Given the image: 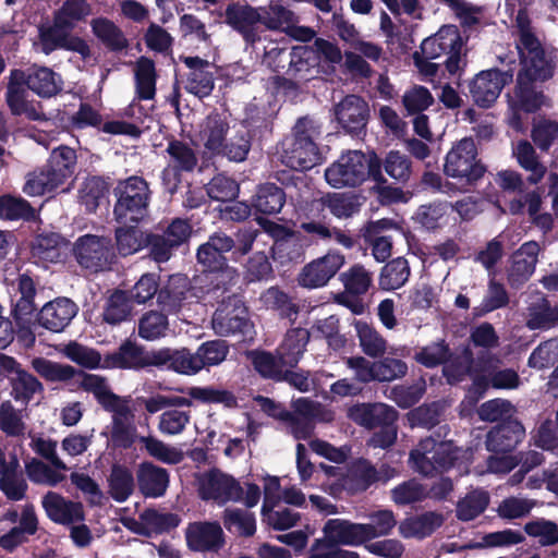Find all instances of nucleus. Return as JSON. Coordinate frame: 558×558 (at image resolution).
<instances>
[{
    "mask_svg": "<svg viewBox=\"0 0 558 558\" xmlns=\"http://www.w3.org/2000/svg\"><path fill=\"white\" fill-rule=\"evenodd\" d=\"M32 367L46 381L65 383L76 375L82 377L80 387L94 395L98 404L112 413L109 440L113 449L128 450L137 439L135 414L130 407L131 397H121L109 387L106 377L88 374L68 364H60L46 357L32 360Z\"/></svg>",
    "mask_w": 558,
    "mask_h": 558,
    "instance_id": "obj_1",
    "label": "nucleus"
},
{
    "mask_svg": "<svg viewBox=\"0 0 558 558\" xmlns=\"http://www.w3.org/2000/svg\"><path fill=\"white\" fill-rule=\"evenodd\" d=\"M531 0H506V7L514 16L517 27V49L521 69L517 76V95L521 105H537L543 101L538 86L554 75V56L536 37L530 26L526 12Z\"/></svg>",
    "mask_w": 558,
    "mask_h": 558,
    "instance_id": "obj_2",
    "label": "nucleus"
},
{
    "mask_svg": "<svg viewBox=\"0 0 558 558\" xmlns=\"http://www.w3.org/2000/svg\"><path fill=\"white\" fill-rule=\"evenodd\" d=\"M258 235L252 227L241 228L232 235L211 233L196 250V260L209 281V292L229 293L239 281V271L229 262L239 263L247 255Z\"/></svg>",
    "mask_w": 558,
    "mask_h": 558,
    "instance_id": "obj_3",
    "label": "nucleus"
},
{
    "mask_svg": "<svg viewBox=\"0 0 558 558\" xmlns=\"http://www.w3.org/2000/svg\"><path fill=\"white\" fill-rule=\"evenodd\" d=\"M325 179L333 189L357 187L371 180L384 198L396 202L402 195V190L388 185V180L379 172L375 151L348 150L325 170Z\"/></svg>",
    "mask_w": 558,
    "mask_h": 558,
    "instance_id": "obj_4",
    "label": "nucleus"
},
{
    "mask_svg": "<svg viewBox=\"0 0 558 558\" xmlns=\"http://www.w3.org/2000/svg\"><path fill=\"white\" fill-rule=\"evenodd\" d=\"M76 163L75 149L65 145L53 148L47 162L27 174L23 192L28 196L53 192L74 174Z\"/></svg>",
    "mask_w": 558,
    "mask_h": 558,
    "instance_id": "obj_5",
    "label": "nucleus"
},
{
    "mask_svg": "<svg viewBox=\"0 0 558 558\" xmlns=\"http://www.w3.org/2000/svg\"><path fill=\"white\" fill-rule=\"evenodd\" d=\"M319 134V126L308 117L299 118L293 135L282 142L281 162L294 171H306L315 167L319 159V148L314 136Z\"/></svg>",
    "mask_w": 558,
    "mask_h": 558,
    "instance_id": "obj_6",
    "label": "nucleus"
},
{
    "mask_svg": "<svg viewBox=\"0 0 558 558\" xmlns=\"http://www.w3.org/2000/svg\"><path fill=\"white\" fill-rule=\"evenodd\" d=\"M112 194L116 198L112 214L119 225L140 223L148 216L151 191L143 177L119 180Z\"/></svg>",
    "mask_w": 558,
    "mask_h": 558,
    "instance_id": "obj_7",
    "label": "nucleus"
},
{
    "mask_svg": "<svg viewBox=\"0 0 558 558\" xmlns=\"http://www.w3.org/2000/svg\"><path fill=\"white\" fill-rule=\"evenodd\" d=\"M461 458L462 450L452 440H437L432 436L421 439L410 452L412 468L429 477L451 470Z\"/></svg>",
    "mask_w": 558,
    "mask_h": 558,
    "instance_id": "obj_8",
    "label": "nucleus"
},
{
    "mask_svg": "<svg viewBox=\"0 0 558 558\" xmlns=\"http://www.w3.org/2000/svg\"><path fill=\"white\" fill-rule=\"evenodd\" d=\"M486 172L487 166L478 157V149L472 137L454 142L446 154L444 173L463 186H475Z\"/></svg>",
    "mask_w": 558,
    "mask_h": 558,
    "instance_id": "obj_9",
    "label": "nucleus"
},
{
    "mask_svg": "<svg viewBox=\"0 0 558 558\" xmlns=\"http://www.w3.org/2000/svg\"><path fill=\"white\" fill-rule=\"evenodd\" d=\"M73 253L78 265L92 272L111 269L117 262L112 239L106 235H81L74 242Z\"/></svg>",
    "mask_w": 558,
    "mask_h": 558,
    "instance_id": "obj_10",
    "label": "nucleus"
},
{
    "mask_svg": "<svg viewBox=\"0 0 558 558\" xmlns=\"http://www.w3.org/2000/svg\"><path fill=\"white\" fill-rule=\"evenodd\" d=\"M221 296V302L213 316V327L216 333L229 337L234 335L246 336L251 327L248 311L242 296L236 293H215Z\"/></svg>",
    "mask_w": 558,
    "mask_h": 558,
    "instance_id": "obj_11",
    "label": "nucleus"
},
{
    "mask_svg": "<svg viewBox=\"0 0 558 558\" xmlns=\"http://www.w3.org/2000/svg\"><path fill=\"white\" fill-rule=\"evenodd\" d=\"M463 40L453 25L442 26L436 34L421 44L423 54L430 59L446 57V66L450 73L459 69Z\"/></svg>",
    "mask_w": 558,
    "mask_h": 558,
    "instance_id": "obj_12",
    "label": "nucleus"
},
{
    "mask_svg": "<svg viewBox=\"0 0 558 558\" xmlns=\"http://www.w3.org/2000/svg\"><path fill=\"white\" fill-rule=\"evenodd\" d=\"M258 23L270 31H280L301 41H308L315 32L306 26L298 25V16L279 2L270 1L268 5L258 8Z\"/></svg>",
    "mask_w": 558,
    "mask_h": 558,
    "instance_id": "obj_13",
    "label": "nucleus"
},
{
    "mask_svg": "<svg viewBox=\"0 0 558 558\" xmlns=\"http://www.w3.org/2000/svg\"><path fill=\"white\" fill-rule=\"evenodd\" d=\"M162 360L158 350H146L131 340L121 343L117 351L104 357L102 368L144 369L157 367Z\"/></svg>",
    "mask_w": 558,
    "mask_h": 558,
    "instance_id": "obj_14",
    "label": "nucleus"
},
{
    "mask_svg": "<svg viewBox=\"0 0 558 558\" xmlns=\"http://www.w3.org/2000/svg\"><path fill=\"white\" fill-rule=\"evenodd\" d=\"M243 494L240 483L218 469L209 470L199 478L198 495L202 500H215L218 504L240 501Z\"/></svg>",
    "mask_w": 558,
    "mask_h": 558,
    "instance_id": "obj_15",
    "label": "nucleus"
},
{
    "mask_svg": "<svg viewBox=\"0 0 558 558\" xmlns=\"http://www.w3.org/2000/svg\"><path fill=\"white\" fill-rule=\"evenodd\" d=\"M343 264L344 256L340 252L329 251L302 268L298 276V283L307 289L322 288L335 277Z\"/></svg>",
    "mask_w": 558,
    "mask_h": 558,
    "instance_id": "obj_16",
    "label": "nucleus"
},
{
    "mask_svg": "<svg viewBox=\"0 0 558 558\" xmlns=\"http://www.w3.org/2000/svg\"><path fill=\"white\" fill-rule=\"evenodd\" d=\"M379 481L377 469L364 458L351 462L345 472H342L332 488L338 492H347L353 496L366 492L373 484Z\"/></svg>",
    "mask_w": 558,
    "mask_h": 558,
    "instance_id": "obj_17",
    "label": "nucleus"
},
{
    "mask_svg": "<svg viewBox=\"0 0 558 558\" xmlns=\"http://www.w3.org/2000/svg\"><path fill=\"white\" fill-rule=\"evenodd\" d=\"M525 437L519 420H505L492 427L486 435V449L493 453H511Z\"/></svg>",
    "mask_w": 558,
    "mask_h": 558,
    "instance_id": "obj_18",
    "label": "nucleus"
},
{
    "mask_svg": "<svg viewBox=\"0 0 558 558\" xmlns=\"http://www.w3.org/2000/svg\"><path fill=\"white\" fill-rule=\"evenodd\" d=\"M77 312L78 307L71 299L57 298L43 306L37 320L47 330L61 332L70 325Z\"/></svg>",
    "mask_w": 558,
    "mask_h": 558,
    "instance_id": "obj_19",
    "label": "nucleus"
},
{
    "mask_svg": "<svg viewBox=\"0 0 558 558\" xmlns=\"http://www.w3.org/2000/svg\"><path fill=\"white\" fill-rule=\"evenodd\" d=\"M185 538L193 551H218L225 545L223 531L218 522L191 523L186 529Z\"/></svg>",
    "mask_w": 558,
    "mask_h": 558,
    "instance_id": "obj_20",
    "label": "nucleus"
},
{
    "mask_svg": "<svg viewBox=\"0 0 558 558\" xmlns=\"http://www.w3.org/2000/svg\"><path fill=\"white\" fill-rule=\"evenodd\" d=\"M398 415L399 413L393 407L380 402L357 403L348 410V416L367 429H375L387 425V423H396Z\"/></svg>",
    "mask_w": 558,
    "mask_h": 558,
    "instance_id": "obj_21",
    "label": "nucleus"
},
{
    "mask_svg": "<svg viewBox=\"0 0 558 558\" xmlns=\"http://www.w3.org/2000/svg\"><path fill=\"white\" fill-rule=\"evenodd\" d=\"M191 289V280L186 275H170L165 282L160 283L157 304L162 312L169 314L178 313L183 306Z\"/></svg>",
    "mask_w": 558,
    "mask_h": 558,
    "instance_id": "obj_22",
    "label": "nucleus"
},
{
    "mask_svg": "<svg viewBox=\"0 0 558 558\" xmlns=\"http://www.w3.org/2000/svg\"><path fill=\"white\" fill-rule=\"evenodd\" d=\"M371 529L363 523H353L342 519H330L325 523L324 533L333 545L357 546L369 541Z\"/></svg>",
    "mask_w": 558,
    "mask_h": 558,
    "instance_id": "obj_23",
    "label": "nucleus"
},
{
    "mask_svg": "<svg viewBox=\"0 0 558 558\" xmlns=\"http://www.w3.org/2000/svg\"><path fill=\"white\" fill-rule=\"evenodd\" d=\"M169 472L153 462L143 461L136 470V484L140 493L145 498L162 497L169 486Z\"/></svg>",
    "mask_w": 558,
    "mask_h": 558,
    "instance_id": "obj_24",
    "label": "nucleus"
},
{
    "mask_svg": "<svg viewBox=\"0 0 558 558\" xmlns=\"http://www.w3.org/2000/svg\"><path fill=\"white\" fill-rule=\"evenodd\" d=\"M510 78L511 75L498 70L482 71L470 83L473 100L477 104L494 102Z\"/></svg>",
    "mask_w": 558,
    "mask_h": 558,
    "instance_id": "obj_25",
    "label": "nucleus"
},
{
    "mask_svg": "<svg viewBox=\"0 0 558 558\" xmlns=\"http://www.w3.org/2000/svg\"><path fill=\"white\" fill-rule=\"evenodd\" d=\"M180 60L189 68L186 89L202 99L208 96L214 87V65L198 57H181Z\"/></svg>",
    "mask_w": 558,
    "mask_h": 558,
    "instance_id": "obj_26",
    "label": "nucleus"
},
{
    "mask_svg": "<svg viewBox=\"0 0 558 558\" xmlns=\"http://www.w3.org/2000/svg\"><path fill=\"white\" fill-rule=\"evenodd\" d=\"M393 226L389 219H380L369 221L361 228V236L363 238V247H372V253L377 262H385L391 255L392 239L388 235H381V232Z\"/></svg>",
    "mask_w": 558,
    "mask_h": 558,
    "instance_id": "obj_27",
    "label": "nucleus"
},
{
    "mask_svg": "<svg viewBox=\"0 0 558 558\" xmlns=\"http://www.w3.org/2000/svg\"><path fill=\"white\" fill-rule=\"evenodd\" d=\"M43 507L48 518L61 524H69L84 520V510L81 502L65 500L54 492H48L43 498Z\"/></svg>",
    "mask_w": 558,
    "mask_h": 558,
    "instance_id": "obj_28",
    "label": "nucleus"
},
{
    "mask_svg": "<svg viewBox=\"0 0 558 558\" xmlns=\"http://www.w3.org/2000/svg\"><path fill=\"white\" fill-rule=\"evenodd\" d=\"M310 339L311 331L306 328L294 327L288 329L282 342L276 350L281 364H286L290 368L296 367L306 351Z\"/></svg>",
    "mask_w": 558,
    "mask_h": 558,
    "instance_id": "obj_29",
    "label": "nucleus"
},
{
    "mask_svg": "<svg viewBox=\"0 0 558 558\" xmlns=\"http://www.w3.org/2000/svg\"><path fill=\"white\" fill-rule=\"evenodd\" d=\"M109 178L101 175L87 177L78 190V201L86 213L94 214L101 205H109Z\"/></svg>",
    "mask_w": 558,
    "mask_h": 558,
    "instance_id": "obj_30",
    "label": "nucleus"
},
{
    "mask_svg": "<svg viewBox=\"0 0 558 558\" xmlns=\"http://www.w3.org/2000/svg\"><path fill=\"white\" fill-rule=\"evenodd\" d=\"M287 202L284 189L274 182L260 183L252 197V207L256 214L276 216Z\"/></svg>",
    "mask_w": 558,
    "mask_h": 558,
    "instance_id": "obj_31",
    "label": "nucleus"
},
{
    "mask_svg": "<svg viewBox=\"0 0 558 558\" xmlns=\"http://www.w3.org/2000/svg\"><path fill=\"white\" fill-rule=\"evenodd\" d=\"M158 354L163 360L158 363L157 367L159 368L166 366L168 369L185 375H194L204 368V363L201 362L196 352L193 353L186 348L180 350L161 348L158 350Z\"/></svg>",
    "mask_w": 558,
    "mask_h": 558,
    "instance_id": "obj_32",
    "label": "nucleus"
},
{
    "mask_svg": "<svg viewBox=\"0 0 558 558\" xmlns=\"http://www.w3.org/2000/svg\"><path fill=\"white\" fill-rule=\"evenodd\" d=\"M326 208L337 218H349L360 210V204L355 196L344 193L327 194L311 202V213L323 214Z\"/></svg>",
    "mask_w": 558,
    "mask_h": 558,
    "instance_id": "obj_33",
    "label": "nucleus"
},
{
    "mask_svg": "<svg viewBox=\"0 0 558 558\" xmlns=\"http://www.w3.org/2000/svg\"><path fill=\"white\" fill-rule=\"evenodd\" d=\"M108 493L117 502H125L137 486L133 472L125 464L113 463L107 478Z\"/></svg>",
    "mask_w": 558,
    "mask_h": 558,
    "instance_id": "obj_34",
    "label": "nucleus"
},
{
    "mask_svg": "<svg viewBox=\"0 0 558 558\" xmlns=\"http://www.w3.org/2000/svg\"><path fill=\"white\" fill-rule=\"evenodd\" d=\"M444 523L442 515L433 511L404 519L399 524V533L404 538H425L430 536Z\"/></svg>",
    "mask_w": 558,
    "mask_h": 558,
    "instance_id": "obj_35",
    "label": "nucleus"
},
{
    "mask_svg": "<svg viewBox=\"0 0 558 558\" xmlns=\"http://www.w3.org/2000/svg\"><path fill=\"white\" fill-rule=\"evenodd\" d=\"M512 154L519 166L530 172L526 183L534 185L543 180L547 168L539 160L534 146L529 141H519L515 147H513Z\"/></svg>",
    "mask_w": 558,
    "mask_h": 558,
    "instance_id": "obj_36",
    "label": "nucleus"
},
{
    "mask_svg": "<svg viewBox=\"0 0 558 558\" xmlns=\"http://www.w3.org/2000/svg\"><path fill=\"white\" fill-rule=\"evenodd\" d=\"M147 231L138 228V223L120 225L114 229V250L121 257L131 256L145 248Z\"/></svg>",
    "mask_w": 558,
    "mask_h": 558,
    "instance_id": "obj_37",
    "label": "nucleus"
},
{
    "mask_svg": "<svg viewBox=\"0 0 558 558\" xmlns=\"http://www.w3.org/2000/svg\"><path fill=\"white\" fill-rule=\"evenodd\" d=\"M509 303L510 295L505 284L493 277L488 280L482 302L472 308V316L475 319L482 318L494 311L507 307Z\"/></svg>",
    "mask_w": 558,
    "mask_h": 558,
    "instance_id": "obj_38",
    "label": "nucleus"
},
{
    "mask_svg": "<svg viewBox=\"0 0 558 558\" xmlns=\"http://www.w3.org/2000/svg\"><path fill=\"white\" fill-rule=\"evenodd\" d=\"M379 162V172L385 173L393 180L396 184L405 185L412 175V161L411 159L401 154L399 150H390L386 154L385 158L377 155Z\"/></svg>",
    "mask_w": 558,
    "mask_h": 558,
    "instance_id": "obj_39",
    "label": "nucleus"
},
{
    "mask_svg": "<svg viewBox=\"0 0 558 558\" xmlns=\"http://www.w3.org/2000/svg\"><path fill=\"white\" fill-rule=\"evenodd\" d=\"M37 218V210L27 199L12 194L0 195V219L7 221L23 220L34 222Z\"/></svg>",
    "mask_w": 558,
    "mask_h": 558,
    "instance_id": "obj_40",
    "label": "nucleus"
},
{
    "mask_svg": "<svg viewBox=\"0 0 558 558\" xmlns=\"http://www.w3.org/2000/svg\"><path fill=\"white\" fill-rule=\"evenodd\" d=\"M228 130L226 117L218 113L209 114L199 133L205 148L214 155L219 154V150L223 149Z\"/></svg>",
    "mask_w": 558,
    "mask_h": 558,
    "instance_id": "obj_41",
    "label": "nucleus"
},
{
    "mask_svg": "<svg viewBox=\"0 0 558 558\" xmlns=\"http://www.w3.org/2000/svg\"><path fill=\"white\" fill-rule=\"evenodd\" d=\"M312 335L315 339H324L328 348L335 352L343 350L348 343L345 335L340 332V319L337 315L317 319L312 326Z\"/></svg>",
    "mask_w": 558,
    "mask_h": 558,
    "instance_id": "obj_42",
    "label": "nucleus"
},
{
    "mask_svg": "<svg viewBox=\"0 0 558 558\" xmlns=\"http://www.w3.org/2000/svg\"><path fill=\"white\" fill-rule=\"evenodd\" d=\"M56 128L64 130H83L88 126L101 128L102 117L94 109V107H80L78 111L74 114H68L65 111L57 109Z\"/></svg>",
    "mask_w": 558,
    "mask_h": 558,
    "instance_id": "obj_43",
    "label": "nucleus"
},
{
    "mask_svg": "<svg viewBox=\"0 0 558 558\" xmlns=\"http://www.w3.org/2000/svg\"><path fill=\"white\" fill-rule=\"evenodd\" d=\"M17 290L21 294L12 308V315L16 322L26 320L37 310L35 296L37 289L35 281L28 274H22L17 279Z\"/></svg>",
    "mask_w": 558,
    "mask_h": 558,
    "instance_id": "obj_44",
    "label": "nucleus"
},
{
    "mask_svg": "<svg viewBox=\"0 0 558 558\" xmlns=\"http://www.w3.org/2000/svg\"><path fill=\"white\" fill-rule=\"evenodd\" d=\"M353 325L363 353L373 359L383 356L387 350L386 339L364 320L354 319Z\"/></svg>",
    "mask_w": 558,
    "mask_h": 558,
    "instance_id": "obj_45",
    "label": "nucleus"
},
{
    "mask_svg": "<svg viewBox=\"0 0 558 558\" xmlns=\"http://www.w3.org/2000/svg\"><path fill=\"white\" fill-rule=\"evenodd\" d=\"M223 526L233 534L252 537L256 532L254 513L241 508H227L222 512Z\"/></svg>",
    "mask_w": 558,
    "mask_h": 558,
    "instance_id": "obj_46",
    "label": "nucleus"
},
{
    "mask_svg": "<svg viewBox=\"0 0 558 558\" xmlns=\"http://www.w3.org/2000/svg\"><path fill=\"white\" fill-rule=\"evenodd\" d=\"M336 119L345 133L360 136L365 133L369 107H333Z\"/></svg>",
    "mask_w": 558,
    "mask_h": 558,
    "instance_id": "obj_47",
    "label": "nucleus"
},
{
    "mask_svg": "<svg viewBox=\"0 0 558 558\" xmlns=\"http://www.w3.org/2000/svg\"><path fill=\"white\" fill-rule=\"evenodd\" d=\"M410 277V266L404 257L388 262L380 270L379 288L385 291L397 290L405 284Z\"/></svg>",
    "mask_w": 558,
    "mask_h": 558,
    "instance_id": "obj_48",
    "label": "nucleus"
},
{
    "mask_svg": "<svg viewBox=\"0 0 558 558\" xmlns=\"http://www.w3.org/2000/svg\"><path fill=\"white\" fill-rule=\"evenodd\" d=\"M62 236L58 233H41L31 245L32 257L38 262L57 263L61 257Z\"/></svg>",
    "mask_w": 558,
    "mask_h": 558,
    "instance_id": "obj_49",
    "label": "nucleus"
},
{
    "mask_svg": "<svg viewBox=\"0 0 558 558\" xmlns=\"http://www.w3.org/2000/svg\"><path fill=\"white\" fill-rule=\"evenodd\" d=\"M489 501L487 492L472 490L457 502L456 517L463 522L474 520L487 509Z\"/></svg>",
    "mask_w": 558,
    "mask_h": 558,
    "instance_id": "obj_50",
    "label": "nucleus"
},
{
    "mask_svg": "<svg viewBox=\"0 0 558 558\" xmlns=\"http://www.w3.org/2000/svg\"><path fill=\"white\" fill-rule=\"evenodd\" d=\"M182 392L186 393L190 398L205 404H223L226 408H235L238 400L234 393L227 389H219L213 386L187 387Z\"/></svg>",
    "mask_w": 558,
    "mask_h": 558,
    "instance_id": "obj_51",
    "label": "nucleus"
},
{
    "mask_svg": "<svg viewBox=\"0 0 558 558\" xmlns=\"http://www.w3.org/2000/svg\"><path fill=\"white\" fill-rule=\"evenodd\" d=\"M140 519L142 524L148 530L147 532H143L140 530H135V532L149 535L150 532L156 534L168 533L171 530L175 529L181 519L178 514L171 512H159L156 509H146L140 514Z\"/></svg>",
    "mask_w": 558,
    "mask_h": 558,
    "instance_id": "obj_52",
    "label": "nucleus"
},
{
    "mask_svg": "<svg viewBox=\"0 0 558 558\" xmlns=\"http://www.w3.org/2000/svg\"><path fill=\"white\" fill-rule=\"evenodd\" d=\"M451 356L449 344L445 339H439L416 351L414 360L426 368H434L447 363Z\"/></svg>",
    "mask_w": 558,
    "mask_h": 558,
    "instance_id": "obj_53",
    "label": "nucleus"
},
{
    "mask_svg": "<svg viewBox=\"0 0 558 558\" xmlns=\"http://www.w3.org/2000/svg\"><path fill=\"white\" fill-rule=\"evenodd\" d=\"M166 151L172 161L171 167L179 172H193L197 166L198 159L195 151L183 141L171 138Z\"/></svg>",
    "mask_w": 558,
    "mask_h": 558,
    "instance_id": "obj_54",
    "label": "nucleus"
},
{
    "mask_svg": "<svg viewBox=\"0 0 558 558\" xmlns=\"http://www.w3.org/2000/svg\"><path fill=\"white\" fill-rule=\"evenodd\" d=\"M136 93L141 100H150L155 95V64L147 58H141L135 65Z\"/></svg>",
    "mask_w": 558,
    "mask_h": 558,
    "instance_id": "obj_55",
    "label": "nucleus"
},
{
    "mask_svg": "<svg viewBox=\"0 0 558 558\" xmlns=\"http://www.w3.org/2000/svg\"><path fill=\"white\" fill-rule=\"evenodd\" d=\"M130 299L126 291L116 290L107 300L102 312V320L109 325H117L128 319L131 313Z\"/></svg>",
    "mask_w": 558,
    "mask_h": 558,
    "instance_id": "obj_56",
    "label": "nucleus"
},
{
    "mask_svg": "<svg viewBox=\"0 0 558 558\" xmlns=\"http://www.w3.org/2000/svg\"><path fill=\"white\" fill-rule=\"evenodd\" d=\"M27 83L31 89L44 97L52 96L61 88L60 76L48 68L34 69Z\"/></svg>",
    "mask_w": 558,
    "mask_h": 558,
    "instance_id": "obj_57",
    "label": "nucleus"
},
{
    "mask_svg": "<svg viewBox=\"0 0 558 558\" xmlns=\"http://www.w3.org/2000/svg\"><path fill=\"white\" fill-rule=\"evenodd\" d=\"M325 213H311V203L308 204V213L305 218L300 221V230L307 234L316 242H328L332 240V228L326 220Z\"/></svg>",
    "mask_w": 558,
    "mask_h": 558,
    "instance_id": "obj_58",
    "label": "nucleus"
},
{
    "mask_svg": "<svg viewBox=\"0 0 558 558\" xmlns=\"http://www.w3.org/2000/svg\"><path fill=\"white\" fill-rule=\"evenodd\" d=\"M258 19V8L231 3L226 9V23L241 33H246Z\"/></svg>",
    "mask_w": 558,
    "mask_h": 558,
    "instance_id": "obj_59",
    "label": "nucleus"
},
{
    "mask_svg": "<svg viewBox=\"0 0 558 558\" xmlns=\"http://www.w3.org/2000/svg\"><path fill=\"white\" fill-rule=\"evenodd\" d=\"M265 299L267 305L278 312L281 318L288 319L291 325L295 323L300 306L293 302L288 293L279 288L272 287L267 290Z\"/></svg>",
    "mask_w": 558,
    "mask_h": 558,
    "instance_id": "obj_60",
    "label": "nucleus"
},
{
    "mask_svg": "<svg viewBox=\"0 0 558 558\" xmlns=\"http://www.w3.org/2000/svg\"><path fill=\"white\" fill-rule=\"evenodd\" d=\"M12 396L16 401L28 403L36 392H43V384L25 369H19L17 376L11 378Z\"/></svg>",
    "mask_w": 558,
    "mask_h": 558,
    "instance_id": "obj_61",
    "label": "nucleus"
},
{
    "mask_svg": "<svg viewBox=\"0 0 558 558\" xmlns=\"http://www.w3.org/2000/svg\"><path fill=\"white\" fill-rule=\"evenodd\" d=\"M348 294L359 296L365 294L372 284V274L363 265L355 264L340 275Z\"/></svg>",
    "mask_w": 558,
    "mask_h": 558,
    "instance_id": "obj_62",
    "label": "nucleus"
},
{
    "mask_svg": "<svg viewBox=\"0 0 558 558\" xmlns=\"http://www.w3.org/2000/svg\"><path fill=\"white\" fill-rule=\"evenodd\" d=\"M90 14L92 8L86 0H66L56 13V24L71 28Z\"/></svg>",
    "mask_w": 558,
    "mask_h": 558,
    "instance_id": "obj_63",
    "label": "nucleus"
},
{
    "mask_svg": "<svg viewBox=\"0 0 558 558\" xmlns=\"http://www.w3.org/2000/svg\"><path fill=\"white\" fill-rule=\"evenodd\" d=\"M524 532L531 537H538L543 547L558 544V524L551 520L538 518L524 524Z\"/></svg>",
    "mask_w": 558,
    "mask_h": 558,
    "instance_id": "obj_64",
    "label": "nucleus"
}]
</instances>
